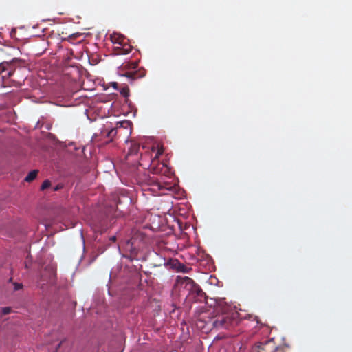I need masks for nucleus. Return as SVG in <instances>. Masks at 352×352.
Here are the masks:
<instances>
[{
  "instance_id": "cd10ccee",
  "label": "nucleus",
  "mask_w": 352,
  "mask_h": 352,
  "mask_svg": "<svg viewBox=\"0 0 352 352\" xmlns=\"http://www.w3.org/2000/svg\"><path fill=\"white\" fill-rule=\"evenodd\" d=\"M56 352H58V349H56Z\"/></svg>"
},
{
  "instance_id": "b1692460",
  "label": "nucleus",
  "mask_w": 352,
  "mask_h": 352,
  "mask_svg": "<svg viewBox=\"0 0 352 352\" xmlns=\"http://www.w3.org/2000/svg\"><path fill=\"white\" fill-rule=\"evenodd\" d=\"M124 124H129V122H128V121H124V122H119V123H118V124H120V127L123 126V125H124Z\"/></svg>"
},
{
  "instance_id": "6ab92c4d",
  "label": "nucleus",
  "mask_w": 352,
  "mask_h": 352,
  "mask_svg": "<svg viewBox=\"0 0 352 352\" xmlns=\"http://www.w3.org/2000/svg\"><path fill=\"white\" fill-rule=\"evenodd\" d=\"M80 34L77 33V34H73L72 35H69V37H68V41H71L72 38H77L78 36H80Z\"/></svg>"
},
{
  "instance_id": "f03ea898",
  "label": "nucleus",
  "mask_w": 352,
  "mask_h": 352,
  "mask_svg": "<svg viewBox=\"0 0 352 352\" xmlns=\"http://www.w3.org/2000/svg\"><path fill=\"white\" fill-rule=\"evenodd\" d=\"M178 282L182 287L188 292L189 295L191 296L195 300L202 301L205 299L206 294L204 292L192 278L184 276L179 278Z\"/></svg>"
},
{
  "instance_id": "f3484780",
  "label": "nucleus",
  "mask_w": 352,
  "mask_h": 352,
  "mask_svg": "<svg viewBox=\"0 0 352 352\" xmlns=\"http://www.w3.org/2000/svg\"><path fill=\"white\" fill-rule=\"evenodd\" d=\"M63 188V184H57L56 186H54V187L53 188V190H54V191H58V190H59L62 189Z\"/></svg>"
},
{
  "instance_id": "9b49d317",
  "label": "nucleus",
  "mask_w": 352,
  "mask_h": 352,
  "mask_svg": "<svg viewBox=\"0 0 352 352\" xmlns=\"http://www.w3.org/2000/svg\"><path fill=\"white\" fill-rule=\"evenodd\" d=\"M112 41L114 43H118L120 45H122L124 43L125 38L124 36L119 34H114L111 36Z\"/></svg>"
},
{
  "instance_id": "20e7f679",
  "label": "nucleus",
  "mask_w": 352,
  "mask_h": 352,
  "mask_svg": "<svg viewBox=\"0 0 352 352\" xmlns=\"http://www.w3.org/2000/svg\"><path fill=\"white\" fill-rule=\"evenodd\" d=\"M278 346L276 344L274 339L259 342L254 346V350L256 352H276Z\"/></svg>"
},
{
  "instance_id": "423d86ee",
  "label": "nucleus",
  "mask_w": 352,
  "mask_h": 352,
  "mask_svg": "<svg viewBox=\"0 0 352 352\" xmlns=\"http://www.w3.org/2000/svg\"><path fill=\"white\" fill-rule=\"evenodd\" d=\"M56 276V272L53 267H46L41 274V282H46L47 283H53ZM43 283L41 285H44Z\"/></svg>"
},
{
  "instance_id": "a211bd4d",
  "label": "nucleus",
  "mask_w": 352,
  "mask_h": 352,
  "mask_svg": "<svg viewBox=\"0 0 352 352\" xmlns=\"http://www.w3.org/2000/svg\"><path fill=\"white\" fill-rule=\"evenodd\" d=\"M147 157H148V159H150V158H151V157H150V156H149V155H148V154H146V155H144V156H142V157H141V161H142V162H140V164L141 166H144V163H143V161H144V160L145 158H147Z\"/></svg>"
},
{
  "instance_id": "f8f14e48",
  "label": "nucleus",
  "mask_w": 352,
  "mask_h": 352,
  "mask_svg": "<svg viewBox=\"0 0 352 352\" xmlns=\"http://www.w3.org/2000/svg\"><path fill=\"white\" fill-rule=\"evenodd\" d=\"M120 92L124 97H128L129 96V88L128 86H123L120 88Z\"/></svg>"
},
{
  "instance_id": "f257e3e1",
  "label": "nucleus",
  "mask_w": 352,
  "mask_h": 352,
  "mask_svg": "<svg viewBox=\"0 0 352 352\" xmlns=\"http://www.w3.org/2000/svg\"><path fill=\"white\" fill-rule=\"evenodd\" d=\"M229 307L219 303L214 307L216 314L208 319L206 324L217 330H230L238 324L236 314L228 312Z\"/></svg>"
},
{
  "instance_id": "412c9836",
  "label": "nucleus",
  "mask_w": 352,
  "mask_h": 352,
  "mask_svg": "<svg viewBox=\"0 0 352 352\" xmlns=\"http://www.w3.org/2000/svg\"><path fill=\"white\" fill-rule=\"evenodd\" d=\"M16 28H12L11 32H10V36L12 37V38H14L16 36Z\"/></svg>"
},
{
  "instance_id": "bb28decb",
  "label": "nucleus",
  "mask_w": 352,
  "mask_h": 352,
  "mask_svg": "<svg viewBox=\"0 0 352 352\" xmlns=\"http://www.w3.org/2000/svg\"><path fill=\"white\" fill-rule=\"evenodd\" d=\"M182 268H183V269L182 270V271H183V272H186V270H184V269L186 268V267H185V266H182Z\"/></svg>"
},
{
  "instance_id": "5701e85b",
  "label": "nucleus",
  "mask_w": 352,
  "mask_h": 352,
  "mask_svg": "<svg viewBox=\"0 0 352 352\" xmlns=\"http://www.w3.org/2000/svg\"><path fill=\"white\" fill-rule=\"evenodd\" d=\"M156 186L158 187L159 190H162L165 188L162 184H161L159 182L156 183Z\"/></svg>"
},
{
  "instance_id": "393cba45",
  "label": "nucleus",
  "mask_w": 352,
  "mask_h": 352,
  "mask_svg": "<svg viewBox=\"0 0 352 352\" xmlns=\"http://www.w3.org/2000/svg\"><path fill=\"white\" fill-rule=\"evenodd\" d=\"M276 352H285V351L283 349L278 347Z\"/></svg>"
},
{
  "instance_id": "6e6552de",
  "label": "nucleus",
  "mask_w": 352,
  "mask_h": 352,
  "mask_svg": "<svg viewBox=\"0 0 352 352\" xmlns=\"http://www.w3.org/2000/svg\"><path fill=\"white\" fill-rule=\"evenodd\" d=\"M121 47H118V54H128L131 52L132 50V47L130 45L126 44L124 43L122 45H121Z\"/></svg>"
},
{
  "instance_id": "39448f33",
  "label": "nucleus",
  "mask_w": 352,
  "mask_h": 352,
  "mask_svg": "<svg viewBox=\"0 0 352 352\" xmlns=\"http://www.w3.org/2000/svg\"><path fill=\"white\" fill-rule=\"evenodd\" d=\"M131 68L135 70L126 72V74H124L125 76L128 77L129 78H131V79L134 80V79L142 78L146 75V71L144 69H137V67H138L137 63H132L131 64Z\"/></svg>"
},
{
  "instance_id": "4468645a",
  "label": "nucleus",
  "mask_w": 352,
  "mask_h": 352,
  "mask_svg": "<svg viewBox=\"0 0 352 352\" xmlns=\"http://www.w3.org/2000/svg\"><path fill=\"white\" fill-rule=\"evenodd\" d=\"M50 186H51V182L49 180H45L41 186V190H44L48 188Z\"/></svg>"
},
{
  "instance_id": "aec40b11",
  "label": "nucleus",
  "mask_w": 352,
  "mask_h": 352,
  "mask_svg": "<svg viewBox=\"0 0 352 352\" xmlns=\"http://www.w3.org/2000/svg\"><path fill=\"white\" fill-rule=\"evenodd\" d=\"M20 289H22V283H15L14 290H19Z\"/></svg>"
},
{
  "instance_id": "a878e982",
  "label": "nucleus",
  "mask_w": 352,
  "mask_h": 352,
  "mask_svg": "<svg viewBox=\"0 0 352 352\" xmlns=\"http://www.w3.org/2000/svg\"><path fill=\"white\" fill-rule=\"evenodd\" d=\"M110 239H111L112 241H116V236H112Z\"/></svg>"
},
{
  "instance_id": "0eeeda50",
  "label": "nucleus",
  "mask_w": 352,
  "mask_h": 352,
  "mask_svg": "<svg viewBox=\"0 0 352 352\" xmlns=\"http://www.w3.org/2000/svg\"><path fill=\"white\" fill-rule=\"evenodd\" d=\"M10 75V72L7 70L3 63H0V87H5V79Z\"/></svg>"
},
{
  "instance_id": "ddd939ff",
  "label": "nucleus",
  "mask_w": 352,
  "mask_h": 352,
  "mask_svg": "<svg viewBox=\"0 0 352 352\" xmlns=\"http://www.w3.org/2000/svg\"><path fill=\"white\" fill-rule=\"evenodd\" d=\"M133 239H131L129 241H128L127 243H126V248H129V247L130 246V251L131 252V254H135L137 252V250L135 248H132V245H133Z\"/></svg>"
},
{
  "instance_id": "2eb2a0df",
  "label": "nucleus",
  "mask_w": 352,
  "mask_h": 352,
  "mask_svg": "<svg viewBox=\"0 0 352 352\" xmlns=\"http://www.w3.org/2000/svg\"><path fill=\"white\" fill-rule=\"evenodd\" d=\"M117 134V129H111L108 133L107 136L109 138H113L115 137Z\"/></svg>"
},
{
  "instance_id": "7ed1b4c3",
  "label": "nucleus",
  "mask_w": 352,
  "mask_h": 352,
  "mask_svg": "<svg viewBox=\"0 0 352 352\" xmlns=\"http://www.w3.org/2000/svg\"><path fill=\"white\" fill-rule=\"evenodd\" d=\"M163 152L162 148H157L155 157L151 160L148 164V168L153 174L168 176L170 174V168L165 163L160 162L158 160V157Z\"/></svg>"
},
{
  "instance_id": "4be33fe9",
  "label": "nucleus",
  "mask_w": 352,
  "mask_h": 352,
  "mask_svg": "<svg viewBox=\"0 0 352 352\" xmlns=\"http://www.w3.org/2000/svg\"><path fill=\"white\" fill-rule=\"evenodd\" d=\"M67 340H62L58 344V346L56 349H59L62 345L65 344V343H66Z\"/></svg>"
},
{
  "instance_id": "dca6fc26",
  "label": "nucleus",
  "mask_w": 352,
  "mask_h": 352,
  "mask_svg": "<svg viewBox=\"0 0 352 352\" xmlns=\"http://www.w3.org/2000/svg\"><path fill=\"white\" fill-rule=\"evenodd\" d=\"M11 312V307H5L1 309V313L3 315L8 314Z\"/></svg>"
},
{
  "instance_id": "9d476101",
  "label": "nucleus",
  "mask_w": 352,
  "mask_h": 352,
  "mask_svg": "<svg viewBox=\"0 0 352 352\" xmlns=\"http://www.w3.org/2000/svg\"><path fill=\"white\" fill-rule=\"evenodd\" d=\"M38 171L37 170H33L30 171L28 175L24 179V181L27 182H31L33 181L37 176Z\"/></svg>"
},
{
  "instance_id": "1a4fd4ad",
  "label": "nucleus",
  "mask_w": 352,
  "mask_h": 352,
  "mask_svg": "<svg viewBox=\"0 0 352 352\" xmlns=\"http://www.w3.org/2000/svg\"><path fill=\"white\" fill-rule=\"evenodd\" d=\"M140 149V145L137 143H131V145L129 149L128 155H137Z\"/></svg>"
}]
</instances>
